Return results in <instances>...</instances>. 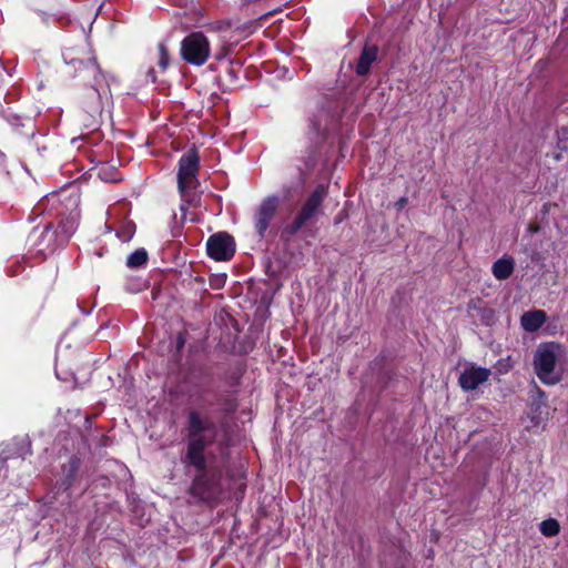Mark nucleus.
<instances>
[{
	"mask_svg": "<svg viewBox=\"0 0 568 568\" xmlns=\"http://www.w3.org/2000/svg\"><path fill=\"white\" fill-rule=\"evenodd\" d=\"M216 424L197 410L187 414L186 448L181 456L186 475L192 477L190 493L193 497H203L219 490L222 480V466L215 455L206 449L216 440Z\"/></svg>",
	"mask_w": 568,
	"mask_h": 568,
	"instance_id": "obj_1",
	"label": "nucleus"
},
{
	"mask_svg": "<svg viewBox=\"0 0 568 568\" xmlns=\"http://www.w3.org/2000/svg\"><path fill=\"white\" fill-rule=\"evenodd\" d=\"M70 77H80L88 88L82 95V106L90 116L88 126H97L102 115L103 105L110 99L109 82L102 73L95 59L87 50L81 48H67L62 53Z\"/></svg>",
	"mask_w": 568,
	"mask_h": 568,
	"instance_id": "obj_2",
	"label": "nucleus"
},
{
	"mask_svg": "<svg viewBox=\"0 0 568 568\" xmlns=\"http://www.w3.org/2000/svg\"><path fill=\"white\" fill-rule=\"evenodd\" d=\"M565 361L564 347L555 342L538 345L534 354V369L546 385H556L562 378L561 362Z\"/></svg>",
	"mask_w": 568,
	"mask_h": 568,
	"instance_id": "obj_3",
	"label": "nucleus"
},
{
	"mask_svg": "<svg viewBox=\"0 0 568 568\" xmlns=\"http://www.w3.org/2000/svg\"><path fill=\"white\" fill-rule=\"evenodd\" d=\"M72 233L73 223L70 221L61 223L57 229L48 224L41 230L33 229L29 235V242L37 254L47 257L65 246Z\"/></svg>",
	"mask_w": 568,
	"mask_h": 568,
	"instance_id": "obj_4",
	"label": "nucleus"
},
{
	"mask_svg": "<svg viewBox=\"0 0 568 568\" xmlns=\"http://www.w3.org/2000/svg\"><path fill=\"white\" fill-rule=\"evenodd\" d=\"M178 189L181 196L192 202L197 189L199 171H200V155L195 148H191L179 160L178 165Z\"/></svg>",
	"mask_w": 568,
	"mask_h": 568,
	"instance_id": "obj_5",
	"label": "nucleus"
},
{
	"mask_svg": "<svg viewBox=\"0 0 568 568\" xmlns=\"http://www.w3.org/2000/svg\"><path fill=\"white\" fill-rule=\"evenodd\" d=\"M328 194V186L318 184L304 202L293 222L283 230V235L294 236L307 222L312 221L321 211V206Z\"/></svg>",
	"mask_w": 568,
	"mask_h": 568,
	"instance_id": "obj_6",
	"label": "nucleus"
},
{
	"mask_svg": "<svg viewBox=\"0 0 568 568\" xmlns=\"http://www.w3.org/2000/svg\"><path fill=\"white\" fill-rule=\"evenodd\" d=\"M211 54L210 41L203 32L195 31L181 42V55L193 65H203Z\"/></svg>",
	"mask_w": 568,
	"mask_h": 568,
	"instance_id": "obj_7",
	"label": "nucleus"
},
{
	"mask_svg": "<svg viewBox=\"0 0 568 568\" xmlns=\"http://www.w3.org/2000/svg\"><path fill=\"white\" fill-rule=\"evenodd\" d=\"M206 251L209 256L215 261H229L235 253V241L225 232L215 233L209 237Z\"/></svg>",
	"mask_w": 568,
	"mask_h": 568,
	"instance_id": "obj_8",
	"label": "nucleus"
},
{
	"mask_svg": "<svg viewBox=\"0 0 568 568\" xmlns=\"http://www.w3.org/2000/svg\"><path fill=\"white\" fill-rule=\"evenodd\" d=\"M278 207V197L277 196H267L260 204L255 217H254V226L261 239H263L266 234V231L270 226L271 221L274 219Z\"/></svg>",
	"mask_w": 568,
	"mask_h": 568,
	"instance_id": "obj_9",
	"label": "nucleus"
},
{
	"mask_svg": "<svg viewBox=\"0 0 568 568\" xmlns=\"http://www.w3.org/2000/svg\"><path fill=\"white\" fill-rule=\"evenodd\" d=\"M491 372L489 368L471 365L462 372L458 384L465 392L475 390L479 385L488 381Z\"/></svg>",
	"mask_w": 568,
	"mask_h": 568,
	"instance_id": "obj_10",
	"label": "nucleus"
},
{
	"mask_svg": "<svg viewBox=\"0 0 568 568\" xmlns=\"http://www.w3.org/2000/svg\"><path fill=\"white\" fill-rule=\"evenodd\" d=\"M378 47L375 44H365L356 63L355 72L357 75H367L372 64L377 60Z\"/></svg>",
	"mask_w": 568,
	"mask_h": 568,
	"instance_id": "obj_11",
	"label": "nucleus"
},
{
	"mask_svg": "<svg viewBox=\"0 0 568 568\" xmlns=\"http://www.w3.org/2000/svg\"><path fill=\"white\" fill-rule=\"evenodd\" d=\"M546 318V313L541 310L529 311L523 314L520 324L526 332L532 333L542 326Z\"/></svg>",
	"mask_w": 568,
	"mask_h": 568,
	"instance_id": "obj_12",
	"label": "nucleus"
},
{
	"mask_svg": "<svg viewBox=\"0 0 568 568\" xmlns=\"http://www.w3.org/2000/svg\"><path fill=\"white\" fill-rule=\"evenodd\" d=\"M515 268V261L510 256H503L501 258L497 260L493 266L491 272L493 275L499 280L504 281L510 277Z\"/></svg>",
	"mask_w": 568,
	"mask_h": 568,
	"instance_id": "obj_13",
	"label": "nucleus"
},
{
	"mask_svg": "<svg viewBox=\"0 0 568 568\" xmlns=\"http://www.w3.org/2000/svg\"><path fill=\"white\" fill-rule=\"evenodd\" d=\"M529 416L535 426H539L547 416V404L545 400H537L530 395Z\"/></svg>",
	"mask_w": 568,
	"mask_h": 568,
	"instance_id": "obj_14",
	"label": "nucleus"
},
{
	"mask_svg": "<svg viewBox=\"0 0 568 568\" xmlns=\"http://www.w3.org/2000/svg\"><path fill=\"white\" fill-rule=\"evenodd\" d=\"M148 252L144 248H138L131 253L126 258V266L129 268H139L146 264Z\"/></svg>",
	"mask_w": 568,
	"mask_h": 568,
	"instance_id": "obj_15",
	"label": "nucleus"
},
{
	"mask_svg": "<svg viewBox=\"0 0 568 568\" xmlns=\"http://www.w3.org/2000/svg\"><path fill=\"white\" fill-rule=\"evenodd\" d=\"M539 530L545 537H555L560 532V525L557 519L548 518L540 523Z\"/></svg>",
	"mask_w": 568,
	"mask_h": 568,
	"instance_id": "obj_16",
	"label": "nucleus"
},
{
	"mask_svg": "<svg viewBox=\"0 0 568 568\" xmlns=\"http://www.w3.org/2000/svg\"><path fill=\"white\" fill-rule=\"evenodd\" d=\"M99 176L104 182H118L121 180L119 172L113 166H102L99 170Z\"/></svg>",
	"mask_w": 568,
	"mask_h": 568,
	"instance_id": "obj_17",
	"label": "nucleus"
},
{
	"mask_svg": "<svg viewBox=\"0 0 568 568\" xmlns=\"http://www.w3.org/2000/svg\"><path fill=\"white\" fill-rule=\"evenodd\" d=\"M219 403L221 405V410L225 414H232L237 409V403L232 397H221L219 398Z\"/></svg>",
	"mask_w": 568,
	"mask_h": 568,
	"instance_id": "obj_18",
	"label": "nucleus"
},
{
	"mask_svg": "<svg viewBox=\"0 0 568 568\" xmlns=\"http://www.w3.org/2000/svg\"><path fill=\"white\" fill-rule=\"evenodd\" d=\"M557 146L561 151H568V129L562 128L557 131Z\"/></svg>",
	"mask_w": 568,
	"mask_h": 568,
	"instance_id": "obj_19",
	"label": "nucleus"
},
{
	"mask_svg": "<svg viewBox=\"0 0 568 568\" xmlns=\"http://www.w3.org/2000/svg\"><path fill=\"white\" fill-rule=\"evenodd\" d=\"M159 65L162 70H165L169 65V51L164 43L159 44Z\"/></svg>",
	"mask_w": 568,
	"mask_h": 568,
	"instance_id": "obj_20",
	"label": "nucleus"
},
{
	"mask_svg": "<svg viewBox=\"0 0 568 568\" xmlns=\"http://www.w3.org/2000/svg\"><path fill=\"white\" fill-rule=\"evenodd\" d=\"M78 468H79V459L75 457H71L68 466H64V470L68 471V474H67L68 484H70V479L74 476Z\"/></svg>",
	"mask_w": 568,
	"mask_h": 568,
	"instance_id": "obj_21",
	"label": "nucleus"
},
{
	"mask_svg": "<svg viewBox=\"0 0 568 568\" xmlns=\"http://www.w3.org/2000/svg\"><path fill=\"white\" fill-rule=\"evenodd\" d=\"M232 51L231 44H224L215 54L216 60L226 58Z\"/></svg>",
	"mask_w": 568,
	"mask_h": 568,
	"instance_id": "obj_22",
	"label": "nucleus"
},
{
	"mask_svg": "<svg viewBox=\"0 0 568 568\" xmlns=\"http://www.w3.org/2000/svg\"><path fill=\"white\" fill-rule=\"evenodd\" d=\"M530 395H535V398L537 400H545V392L541 390L536 384L534 385L532 389L530 390Z\"/></svg>",
	"mask_w": 568,
	"mask_h": 568,
	"instance_id": "obj_23",
	"label": "nucleus"
},
{
	"mask_svg": "<svg viewBox=\"0 0 568 568\" xmlns=\"http://www.w3.org/2000/svg\"><path fill=\"white\" fill-rule=\"evenodd\" d=\"M407 202H408V199H407V197H405V196H403V197H400V199L395 203V207H396L397 210H403V209L406 206Z\"/></svg>",
	"mask_w": 568,
	"mask_h": 568,
	"instance_id": "obj_24",
	"label": "nucleus"
},
{
	"mask_svg": "<svg viewBox=\"0 0 568 568\" xmlns=\"http://www.w3.org/2000/svg\"><path fill=\"white\" fill-rule=\"evenodd\" d=\"M4 453H6V452H4V449H2V450L0 452V470L2 469V467H3L4 463H6L8 459H10V458H11V456H10V455H4Z\"/></svg>",
	"mask_w": 568,
	"mask_h": 568,
	"instance_id": "obj_25",
	"label": "nucleus"
},
{
	"mask_svg": "<svg viewBox=\"0 0 568 568\" xmlns=\"http://www.w3.org/2000/svg\"><path fill=\"white\" fill-rule=\"evenodd\" d=\"M539 230H540V227L538 224L531 223L528 225V232H530V233H537V232H539Z\"/></svg>",
	"mask_w": 568,
	"mask_h": 568,
	"instance_id": "obj_26",
	"label": "nucleus"
},
{
	"mask_svg": "<svg viewBox=\"0 0 568 568\" xmlns=\"http://www.w3.org/2000/svg\"><path fill=\"white\" fill-rule=\"evenodd\" d=\"M140 501H142V499H133V503H132V510L133 511H136Z\"/></svg>",
	"mask_w": 568,
	"mask_h": 568,
	"instance_id": "obj_27",
	"label": "nucleus"
},
{
	"mask_svg": "<svg viewBox=\"0 0 568 568\" xmlns=\"http://www.w3.org/2000/svg\"><path fill=\"white\" fill-rule=\"evenodd\" d=\"M148 77H150V78H151L152 82H155V81H156V79H155V72H154V70H153V69L149 70V72H148Z\"/></svg>",
	"mask_w": 568,
	"mask_h": 568,
	"instance_id": "obj_28",
	"label": "nucleus"
},
{
	"mask_svg": "<svg viewBox=\"0 0 568 568\" xmlns=\"http://www.w3.org/2000/svg\"><path fill=\"white\" fill-rule=\"evenodd\" d=\"M555 160H556V161H560V160H561V154H560V153L556 154V155H555Z\"/></svg>",
	"mask_w": 568,
	"mask_h": 568,
	"instance_id": "obj_29",
	"label": "nucleus"
},
{
	"mask_svg": "<svg viewBox=\"0 0 568 568\" xmlns=\"http://www.w3.org/2000/svg\"><path fill=\"white\" fill-rule=\"evenodd\" d=\"M129 239H131V234H129L128 237L123 239V241H128Z\"/></svg>",
	"mask_w": 568,
	"mask_h": 568,
	"instance_id": "obj_30",
	"label": "nucleus"
}]
</instances>
